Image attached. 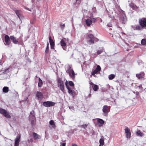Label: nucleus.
Wrapping results in <instances>:
<instances>
[{
	"instance_id": "obj_1",
	"label": "nucleus",
	"mask_w": 146,
	"mask_h": 146,
	"mask_svg": "<svg viewBox=\"0 0 146 146\" xmlns=\"http://www.w3.org/2000/svg\"><path fill=\"white\" fill-rule=\"evenodd\" d=\"M66 72L69 76L73 79L75 77V74L71 65H68L66 66Z\"/></svg>"
},
{
	"instance_id": "obj_2",
	"label": "nucleus",
	"mask_w": 146,
	"mask_h": 146,
	"mask_svg": "<svg viewBox=\"0 0 146 146\" xmlns=\"http://www.w3.org/2000/svg\"><path fill=\"white\" fill-rule=\"evenodd\" d=\"M35 113L34 111L33 110L30 112L29 116V120L31 121V122L32 125L34 124V122L35 121Z\"/></svg>"
},
{
	"instance_id": "obj_3",
	"label": "nucleus",
	"mask_w": 146,
	"mask_h": 146,
	"mask_svg": "<svg viewBox=\"0 0 146 146\" xmlns=\"http://www.w3.org/2000/svg\"><path fill=\"white\" fill-rule=\"evenodd\" d=\"M94 38L93 35L89 34L88 35L87 42L90 44H93L94 43Z\"/></svg>"
},
{
	"instance_id": "obj_4",
	"label": "nucleus",
	"mask_w": 146,
	"mask_h": 146,
	"mask_svg": "<svg viewBox=\"0 0 146 146\" xmlns=\"http://www.w3.org/2000/svg\"><path fill=\"white\" fill-rule=\"evenodd\" d=\"M68 38L66 39L65 38H64L61 40L60 42L61 45L64 50H66V48L65 47L66 46V42L67 41H68Z\"/></svg>"
},
{
	"instance_id": "obj_5",
	"label": "nucleus",
	"mask_w": 146,
	"mask_h": 146,
	"mask_svg": "<svg viewBox=\"0 0 146 146\" xmlns=\"http://www.w3.org/2000/svg\"><path fill=\"white\" fill-rule=\"evenodd\" d=\"M0 112L7 118H9L11 117L9 113L3 109L0 108Z\"/></svg>"
},
{
	"instance_id": "obj_6",
	"label": "nucleus",
	"mask_w": 146,
	"mask_h": 146,
	"mask_svg": "<svg viewBox=\"0 0 146 146\" xmlns=\"http://www.w3.org/2000/svg\"><path fill=\"white\" fill-rule=\"evenodd\" d=\"M102 111L103 112V115L105 116H107L108 115V113L109 112V110L107 106L105 105L102 108Z\"/></svg>"
},
{
	"instance_id": "obj_7",
	"label": "nucleus",
	"mask_w": 146,
	"mask_h": 146,
	"mask_svg": "<svg viewBox=\"0 0 146 146\" xmlns=\"http://www.w3.org/2000/svg\"><path fill=\"white\" fill-rule=\"evenodd\" d=\"M42 105L45 107H51L54 106L55 103L52 102L48 101L43 102Z\"/></svg>"
},
{
	"instance_id": "obj_8",
	"label": "nucleus",
	"mask_w": 146,
	"mask_h": 146,
	"mask_svg": "<svg viewBox=\"0 0 146 146\" xmlns=\"http://www.w3.org/2000/svg\"><path fill=\"white\" fill-rule=\"evenodd\" d=\"M58 86L59 87L60 90L63 91L64 89V85L63 82L60 78L58 79Z\"/></svg>"
},
{
	"instance_id": "obj_9",
	"label": "nucleus",
	"mask_w": 146,
	"mask_h": 146,
	"mask_svg": "<svg viewBox=\"0 0 146 146\" xmlns=\"http://www.w3.org/2000/svg\"><path fill=\"white\" fill-rule=\"evenodd\" d=\"M139 22L141 27H146V18H143L139 20Z\"/></svg>"
},
{
	"instance_id": "obj_10",
	"label": "nucleus",
	"mask_w": 146,
	"mask_h": 146,
	"mask_svg": "<svg viewBox=\"0 0 146 146\" xmlns=\"http://www.w3.org/2000/svg\"><path fill=\"white\" fill-rule=\"evenodd\" d=\"M10 37H9L8 35H6L5 36V41L4 42V44L5 45L9 46L10 42Z\"/></svg>"
},
{
	"instance_id": "obj_11",
	"label": "nucleus",
	"mask_w": 146,
	"mask_h": 146,
	"mask_svg": "<svg viewBox=\"0 0 146 146\" xmlns=\"http://www.w3.org/2000/svg\"><path fill=\"white\" fill-rule=\"evenodd\" d=\"M21 137V135L20 134H19L16 137L15 140V146H19V143L20 141Z\"/></svg>"
},
{
	"instance_id": "obj_12",
	"label": "nucleus",
	"mask_w": 146,
	"mask_h": 146,
	"mask_svg": "<svg viewBox=\"0 0 146 146\" xmlns=\"http://www.w3.org/2000/svg\"><path fill=\"white\" fill-rule=\"evenodd\" d=\"M125 130L126 137L127 138H130L131 137V134L129 129L127 127H126Z\"/></svg>"
},
{
	"instance_id": "obj_13",
	"label": "nucleus",
	"mask_w": 146,
	"mask_h": 146,
	"mask_svg": "<svg viewBox=\"0 0 146 146\" xmlns=\"http://www.w3.org/2000/svg\"><path fill=\"white\" fill-rule=\"evenodd\" d=\"M122 11L123 14L122 15V17L121 18V20L122 21V23L125 24L127 20L125 15L124 13V12Z\"/></svg>"
},
{
	"instance_id": "obj_14",
	"label": "nucleus",
	"mask_w": 146,
	"mask_h": 146,
	"mask_svg": "<svg viewBox=\"0 0 146 146\" xmlns=\"http://www.w3.org/2000/svg\"><path fill=\"white\" fill-rule=\"evenodd\" d=\"M65 85L68 90V92L71 95H72V96H73V95H74V91L72 90L68 86V83L67 82V81H66L65 83Z\"/></svg>"
},
{
	"instance_id": "obj_15",
	"label": "nucleus",
	"mask_w": 146,
	"mask_h": 146,
	"mask_svg": "<svg viewBox=\"0 0 146 146\" xmlns=\"http://www.w3.org/2000/svg\"><path fill=\"white\" fill-rule=\"evenodd\" d=\"M101 70V67L99 65H98L95 70L92 72V75L94 76Z\"/></svg>"
},
{
	"instance_id": "obj_16",
	"label": "nucleus",
	"mask_w": 146,
	"mask_h": 146,
	"mask_svg": "<svg viewBox=\"0 0 146 146\" xmlns=\"http://www.w3.org/2000/svg\"><path fill=\"white\" fill-rule=\"evenodd\" d=\"M33 136L35 140L40 139L41 138V137L40 135L35 132L33 133Z\"/></svg>"
},
{
	"instance_id": "obj_17",
	"label": "nucleus",
	"mask_w": 146,
	"mask_h": 146,
	"mask_svg": "<svg viewBox=\"0 0 146 146\" xmlns=\"http://www.w3.org/2000/svg\"><path fill=\"white\" fill-rule=\"evenodd\" d=\"M10 39L13 41V42L15 44H17L18 43V42L17 40L16 39L15 37L13 36H10Z\"/></svg>"
},
{
	"instance_id": "obj_18",
	"label": "nucleus",
	"mask_w": 146,
	"mask_h": 146,
	"mask_svg": "<svg viewBox=\"0 0 146 146\" xmlns=\"http://www.w3.org/2000/svg\"><path fill=\"white\" fill-rule=\"evenodd\" d=\"M49 40L50 41L49 42L51 48L52 49H54V42H53V40L51 39L50 36L49 38Z\"/></svg>"
},
{
	"instance_id": "obj_19",
	"label": "nucleus",
	"mask_w": 146,
	"mask_h": 146,
	"mask_svg": "<svg viewBox=\"0 0 146 146\" xmlns=\"http://www.w3.org/2000/svg\"><path fill=\"white\" fill-rule=\"evenodd\" d=\"M136 135L138 136L142 137L144 135L143 133H142L140 130H137L136 132Z\"/></svg>"
},
{
	"instance_id": "obj_20",
	"label": "nucleus",
	"mask_w": 146,
	"mask_h": 146,
	"mask_svg": "<svg viewBox=\"0 0 146 146\" xmlns=\"http://www.w3.org/2000/svg\"><path fill=\"white\" fill-rule=\"evenodd\" d=\"M36 96L38 99H41L42 98V94L40 92H37Z\"/></svg>"
},
{
	"instance_id": "obj_21",
	"label": "nucleus",
	"mask_w": 146,
	"mask_h": 146,
	"mask_svg": "<svg viewBox=\"0 0 146 146\" xmlns=\"http://www.w3.org/2000/svg\"><path fill=\"white\" fill-rule=\"evenodd\" d=\"M86 22L87 26H89L92 24V21L91 19H87L86 20Z\"/></svg>"
},
{
	"instance_id": "obj_22",
	"label": "nucleus",
	"mask_w": 146,
	"mask_h": 146,
	"mask_svg": "<svg viewBox=\"0 0 146 146\" xmlns=\"http://www.w3.org/2000/svg\"><path fill=\"white\" fill-rule=\"evenodd\" d=\"M108 16L109 17L111 18V19H113L114 18V16L113 15V13L112 12L110 11L109 12Z\"/></svg>"
},
{
	"instance_id": "obj_23",
	"label": "nucleus",
	"mask_w": 146,
	"mask_h": 146,
	"mask_svg": "<svg viewBox=\"0 0 146 146\" xmlns=\"http://www.w3.org/2000/svg\"><path fill=\"white\" fill-rule=\"evenodd\" d=\"M15 12L16 14L17 15L18 17L20 19H21V11L18 10H15Z\"/></svg>"
},
{
	"instance_id": "obj_24",
	"label": "nucleus",
	"mask_w": 146,
	"mask_h": 146,
	"mask_svg": "<svg viewBox=\"0 0 146 146\" xmlns=\"http://www.w3.org/2000/svg\"><path fill=\"white\" fill-rule=\"evenodd\" d=\"M3 91L4 93H7L9 91V88L5 86L3 89Z\"/></svg>"
},
{
	"instance_id": "obj_25",
	"label": "nucleus",
	"mask_w": 146,
	"mask_h": 146,
	"mask_svg": "<svg viewBox=\"0 0 146 146\" xmlns=\"http://www.w3.org/2000/svg\"><path fill=\"white\" fill-rule=\"evenodd\" d=\"M100 144L103 146L104 144V137H102L99 140Z\"/></svg>"
},
{
	"instance_id": "obj_26",
	"label": "nucleus",
	"mask_w": 146,
	"mask_h": 146,
	"mask_svg": "<svg viewBox=\"0 0 146 146\" xmlns=\"http://www.w3.org/2000/svg\"><path fill=\"white\" fill-rule=\"evenodd\" d=\"M43 84L42 80L40 78H39V81L38 82V86L39 87H41Z\"/></svg>"
},
{
	"instance_id": "obj_27",
	"label": "nucleus",
	"mask_w": 146,
	"mask_h": 146,
	"mask_svg": "<svg viewBox=\"0 0 146 146\" xmlns=\"http://www.w3.org/2000/svg\"><path fill=\"white\" fill-rule=\"evenodd\" d=\"M129 5L130 7L132 8L133 9H136L137 8V6L133 3H130L129 4Z\"/></svg>"
},
{
	"instance_id": "obj_28",
	"label": "nucleus",
	"mask_w": 146,
	"mask_h": 146,
	"mask_svg": "<svg viewBox=\"0 0 146 146\" xmlns=\"http://www.w3.org/2000/svg\"><path fill=\"white\" fill-rule=\"evenodd\" d=\"M92 88L93 90L94 91H97L98 89V85H94V86H92Z\"/></svg>"
},
{
	"instance_id": "obj_29",
	"label": "nucleus",
	"mask_w": 146,
	"mask_h": 146,
	"mask_svg": "<svg viewBox=\"0 0 146 146\" xmlns=\"http://www.w3.org/2000/svg\"><path fill=\"white\" fill-rule=\"evenodd\" d=\"M98 122L101 124H103L104 123V121L101 119H98Z\"/></svg>"
},
{
	"instance_id": "obj_30",
	"label": "nucleus",
	"mask_w": 146,
	"mask_h": 146,
	"mask_svg": "<svg viewBox=\"0 0 146 146\" xmlns=\"http://www.w3.org/2000/svg\"><path fill=\"white\" fill-rule=\"evenodd\" d=\"M115 77V76L114 74H111L109 76V79L110 80H111L113 79Z\"/></svg>"
},
{
	"instance_id": "obj_31",
	"label": "nucleus",
	"mask_w": 146,
	"mask_h": 146,
	"mask_svg": "<svg viewBox=\"0 0 146 146\" xmlns=\"http://www.w3.org/2000/svg\"><path fill=\"white\" fill-rule=\"evenodd\" d=\"M49 43L48 42H47V46L45 50V52L46 53H48V50H49Z\"/></svg>"
},
{
	"instance_id": "obj_32",
	"label": "nucleus",
	"mask_w": 146,
	"mask_h": 146,
	"mask_svg": "<svg viewBox=\"0 0 146 146\" xmlns=\"http://www.w3.org/2000/svg\"><path fill=\"white\" fill-rule=\"evenodd\" d=\"M141 44L143 45L146 44V39H143L141 41Z\"/></svg>"
},
{
	"instance_id": "obj_33",
	"label": "nucleus",
	"mask_w": 146,
	"mask_h": 146,
	"mask_svg": "<svg viewBox=\"0 0 146 146\" xmlns=\"http://www.w3.org/2000/svg\"><path fill=\"white\" fill-rule=\"evenodd\" d=\"M136 76L137 78H138L139 79L143 77L142 75L140 74H136Z\"/></svg>"
},
{
	"instance_id": "obj_34",
	"label": "nucleus",
	"mask_w": 146,
	"mask_h": 146,
	"mask_svg": "<svg viewBox=\"0 0 146 146\" xmlns=\"http://www.w3.org/2000/svg\"><path fill=\"white\" fill-rule=\"evenodd\" d=\"M89 124V123H88L87 124L83 125H81L80 126V127L85 129L87 127L88 125Z\"/></svg>"
},
{
	"instance_id": "obj_35",
	"label": "nucleus",
	"mask_w": 146,
	"mask_h": 146,
	"mask_svg": "<svg viewBox=\"0 0 146 146\" xmlns=\"http://www.w3.org/2000/svg\"><path fill=\"white\" fill-rule=\"evenodd\" d=\"M50 124L54 126H55L54 122L53 120H51L49 122Z\"/></svg>"
},
{
	"instance_id": "obj_36",
	"label": "nucleus",
	"mask_w": 146,
	"mask_h": 146,
	"mask_svg": "<svg viewBox=\"0 0 146 146\" xmlns=\"http://www.w3.org/2000/svg\"><path fill=\"white\" fill-rule=\"evenodd\" d=\"M9 68H7L6 69H5V70L4 72H3V74H5V73H8L9 72Z\"/></svg>"
},
{
	"instance_id": "obj_37",
	"label": "nucleus",
	"mask_w": 146,
	"mask_h": 146,
	"mask_svg": "<svg viewBox=\"0 0 146 146\" xmlns=\"http://www.w3.org/2000/svg\"><path fill=\"white\" fill-rule=\"evenodd\" d=\"M68 84L69 85L71 86H73L74 85L73 82L71 81H70L69 82Z\"/></svg>"
},
{
	"instance_id": "obj_38",
	"label": "nucleus",
	"mask_w": 146,
	"mask_h": 146,
	"mask_svg": "<svg viewBox=\"0 0 146 146\" xmlns=\"http://www.w3.org/2000/svg\"><path fill=\"white\" fill-rule=\"evenodd\" d=\"M103 52V50H98L97 51V53L98 54H100L101 53H102Z\"/></svg>"
},
{
	"instance_id": "obj_39",
	"label": "nucleus",
	"mask_w": 146,
	"mask_h": 146,
	"mask_svg": "<svg viewBox=\"0 0 146 146\" xmlns=\"http://www.w3.org/2000/svg\"><path fill=\"white\" fill-rule=\"evenodd\" d=\"M69 108L70 110H71L72 111H74V107H72V106H71V107L69 106Z\"/></svg>"
},
{
	"instance_id": "obj_40",
	"label": "nucleus",
	"mask_w": 146,
	"mask_h": 146,
	"mask_svg": "<svg viewBox=\"0 0 146 146\" xmlns=\"http://www.w3.org/2000/svg\"><path fill=\"white\" fill-rule=\"evenodd\" d=\"M136 29L137 30H140V29H141V28L139 26H137L136 27Z\"/></svg>"
},
{
	"instance_id": "obj_41",
	"label": "nucleus",
	"mask_w": 146,
	"mask_h": 146,
	"mask_svg": "<svg viewBox=\"0 0 146 146\" xmlns=\"http://www.w3.org/2000/svg\"><path fill=\"white\" fill-rule=\"evenodd\" d=\"M92 20V22H93L94 23H95L96 21V19L95 18H93L92 19L91 18H90Z\"/></svg>"
},
{
	"instance_id": "obj_42",
	"label": "nucleus",
	"mask_w": 146,
	"mask_h": 146,
	"mask_svg": "<svg viewBox=\"0 0 146 146\" xmlns=\"http://www.w3.org/2000/svg\"><path fill=\"white\" fill-rule=\"evenodd\" d=\"M65 27L64 24H63L62 25H60V27L62 28H64Z\"/></svg>"
},
{
	"instance_id": "obj_43",
	"label": "nucleus",
	"mask_w": 146,
	"mask_h": 146,
	"mask_svg": "<svg viewBox=\"0 0 146 146\" xmlns=\"http://www.w3.org/2000/svg\"><path fill=\"white\" fill-rule=\"evenodd\" d=\"M61 144L60 145V146H65L66 145V143H61Z\"/></svg>"
},
{
	"instance_id": "obj_44",
	"label": "nucleus",
	"mask_w": 146,
	"mask_h": 146,
	"mask_svg": "<svg viewBox=\"0 0 146 146\" xmlns=\"http://www.w3.org/2000/svg\"><path fill=\"white\" fill-rule=\"evenodd\" d=\"M108 26L110 27H112V24L110 23L108 25Z\"/></svg>"
},
{
	"instance_id": "obj_45",
	"label": "nucleus",
	"mask_w": 146,
	"mask_h": 146,
	"mask_svg": "<svg viewBox=\"0 0 146 146\" xmlns=\"http://www.w3.org/2000/svg\"><path fill=\"white\" fill-rule=\"evenodd\" d=\"M25 8L26 9H27L29 11H31V9H29V8Z\"/></svg>"
},
{
	"instance_id": "obj_46",
	"label": "nucleus",
	"mask_w": 146,
	"mask_h": 146,
	"mask_svg": "<svg viewBox=\"0 0 146 146\" xmlns=\"http://www.w3.org/2000/svg\"><path fill=\"white\" fill-rule=\"evenodd\" d=\"M80 0H76V1L77 2V3H80Z\"/></svg>"
},
{
	"instance_id": "obj_47",
	"label": "nucleus",
	"mask_w": 146,
	"mask_h": 146,
	"mask_svg": "<svg viewBox=\"0 0 146 146\" xmlns=\"http://www.w3.org/2000/svg\"><path fill=\"white\" fill-rule=\"evenodd\" d=\"M138 63L139 65H140L141 64H142V61H141L139 62H138Z\"/></svg>"
},
{
	"instance_id": "obj_48",
	"label": "nucleus",
	"mask_w": 146,
	"mask_h": 146,
	"mask_svg": "<svg viewBox=\"0 0 146 146\" xmlns=\"http://www.w3.org/2000/svg\"><path fill=\"white\" fill-rule=\"evenodd\" d=\"M90 84L91 85H94V84L92 82H90Z\"/></svg>"
},
{
	"instance_id": "obj_49",
	"label": "nucleus",
	"mask_w": 146,
	"mask_h": 146,
	"mask_svg": "<svg viewBox=\"0 0 146 146\" xmlns=\"http://www.w3.org/2000/svg\"><path fill=\"white\" fill-rule=\"evenodd\" d=\"M72 146H77V145L76 144H74L72 145Z\"/></svg>"
},
{
	"instance_id": "obj_50",
	"label": "nucleus",
	"mask_w": 146,
	"mask_h": 146,
	"mask_svg": "<svg viewBox=\"0 0 146 146\" xmlns=\"http://www.w3.org/2000/svg\"><path fill=\"white\" fill-rule=\"evenodd\" d=\"M99 146H102V145H101L100 144V145Z\"/></svg>"
},
{
	"instance_id": "obj_51",
	"label": "nucleus",
	"mask_w": 146,
	"mask_h": 146,
	"mask_svg": "<svg viewBox=\"0 0 146 146\" xmlns=\"http://www.w3.org/2000/svg\"><path fill=\"white\" fill-rule=\"evenodd\" d=\"M41 0H37V1H41Z\"/></svg>"
},
{
	"instance_id": "obj_52",
	"label": "nucleus",
	"mask_w": 146,
	"mask_h": 146,
	"mask_svg": "<svg viewBox=\"0 0 146 146\" xmlns=\"http://www.w3.org/2000/svg\"><path fill=\"white\" fill-rule=\"evenodd\" d=\"M139 88H141V86H139Z\"/></svg>"
},
{
	"instance_id": "obj_53",
	"label": "nucleus",
	"mask_w": 146,
	"mask_h": 146,
	"mask_svg": "<svg viewBox=\"0 0 146 146\" xmlns=\"http://www.w3.org/2000/svg\"><path fill=\"white\" fill-rule=\"evenodd\" d=\"M94 75V76L95 77L96 76V75Z\"/></svg>"
}]
</instances>
